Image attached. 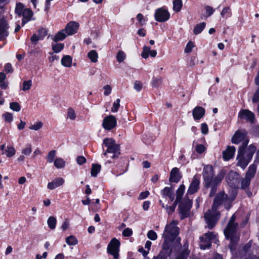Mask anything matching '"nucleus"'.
<instances>
[{"label": "nucleus", "instance_id": "obj_22", "mask_svg": "<svg viewBox=\"0 0 259 259\" xmlns=\"http://www.w3.org/2000/svg\"><path fill=\"white\" fill-rule=\"evenodd\" d=\"M64 183V180L62 178H57L48 184L47 188L50 190H53L58 187L62 185Z\"/></svg>", "mask_w": 259, "mask_h": 259}, {"label": "nucleus", "instance_id": "obj_42", "mask_svg": "<svg viewBox=\"0 0 259 259\" xmlns=\"http://www.w3.org/2000/svg\"><path fill=\"white\" fill-rule=\"evenodd\" d=\"M66 242L69 245H75L77 244L78 241L75 237L71 235L66 239Z\"/></svg>", "mask_w": 259, "mask_h": 259}, {"label": "nucleus", "instance_id": "obj_31", "mask_svg": "<svg viewBox=\"0 0 259 259\" xmlns=\"http://www.w3.org/2000/svg\"><path fill=\"white\" fill-rule=\"evenodd\" d=\"M16 153V150L14 147L12 146H7L5 151L2 152V154H6L8 157H11L13 156Z\"/></svg>", "mask_w": 259, "mask_h": 259}, {"label": "nucleus", "instance_id": "obj_13", "mask_svg": "<svg viewBox=\"0 0 259 259\" xmlns=\"http://www.w3.org/2000/svg\"><path fill=\"white\" fill-rule=\"evenodd\" d=\"M117 124L116 119L113 115H108L106 116L102 123V126L106 130H111L114 128Z\"/></svg>", "mask_w": 259, "mask_h": 259}, {"label": "nucleus", "instance_id": "obj_6", "mask_svg": "<svg viewBox=\"0 0 259 259\" xmlns=\"http://www.w3.org/2000/svg\"><path fill=\"white\" fill-rule=\"evenodd\" d=\"M200 247L203 249L209 248L212 242L217 244L219 242L217 235L213 232L206 233L200 237Z\"/></svg>", "mask_w": 259, "mask_h": 259}, {"label": "nucleus", "instance_id": "obj_14", "mask_svg": "<svg viewBox=\"0 0 259 259\" xmlns=\"http://www.w3.org/2000/svg\"><path fill=\"white\" fill-rule=\"evenodd\" d=\"M170 16L168 12L162 8H159L156 10L155 13V19L156 21L162 22L167 21Z\"/></svg>", "mask_w": 259, "mask_h": 259}, {"label": "nucleus", "instance_id": "obj_8", "mask_svg": "<svg viewBox=\"0 0 259 259\" xmlns=\"http://www.w3.org/2000/svg\"><path fill=\"white\" fill-rule=\"evenodd\" d=\"M214 175L213 168L211 165L204 166L202 177L204 179L205 187L208 188L211 186V180Z\"/></svg>", "mask_w": 259, "mask_h": 259}, {"label": "nucleus", "instance_id": "obj_9", "mask_svg": "<svg viewBox=\"0 0 259 259\" xmlns=\"http://www.w3.org/2000/svg\"><path fill=\"white\" fill-rule=\"evenodd\" d=\"M120 245L119 241L115 238L112 239L108 245L107 252L113 256L114 259H118Z\"/></svg>", "mask_w": 259, "mask_h": 259}, {"label": "nucleus", "instance_id": "obj_23", "mask_svg": "<svg viewBox=\"0 0 259 259\" xmlns=\"http://www.w3.org/2000/svg\"><path fill=\"white\" fill-rule=\"evenodd\" d=\"M235 151L236 149L234 146H228L227 149L223 153L224 160H229L233 158Z\"/></svg>", "mask_w": 259, "mask_h": 259}, {"label": "nucleus", "instance_id": "obj_3", "mask_svg": "<svg viewBox=\"0 0 259 259\" xmlns=\"http://www.w3.org/2000/svg\"><path fill=\"white\" fill-rule=\"evenodd\" d=\"M256 150V147L253 144H251L247 147V146H239L238 150L236 165L244 169L250 162Z\"/></svg>", "mask_w": 259, "mask_h": 259}, {"label": "nucleus", "instance_id": "obj_62", "mask_svg": "<svg viewBox=\"0 0 259 259\" xmlns=\"http://www.w3.org/2000/svg\"><path fill=\"white\" fill-rule=\"evenodd\" d=\"M137 19L138 21L139 26H143L144 24L145 21L144 20V16L142 14H138L137 16Z\"/></svg>", "mask_w": 259, "mask_h": 259}, {"label": "nucleus", "instance_id": "obj_57", "mask_svg": "<svg viewBox=\"0 0 259 259\" xmlns=\"http://www.w3.org/2000/svg\"><path fill=\"white\" fill-rule=\"evenodd\" d=\"M5 120L8 122H11L13 120V114L11 113L6 112L3 115Z\"/></svg>", "mask_w": 259, "mask_h": 259}, {"label": "nucleus", "instance_id": "obj_4", "mask_svg": "<svg viewBox=\"0 0 259 259\" xmlns=\"http://www.w3.org/2000/svg\"><path fill=\"white\" fill-rule=\"evenodd\" d=\"M235 220V216L233 215L224 230L226 238L230 239L231 243L229 246L232 252L235 250L236 245L239 240V234L237 233L238 224L234 222Z\"/></svg>", "mask_w": 259, "mask_h": 259}, {"label": "nucleus", "instance_id": "obj_28", "mask_svg": "<svg viewBox=\"0 0 259 259\" xmlns=\"http://www.w3.org/2000/svg\"><path fill=\"white\" fill-rule=\"evenodd\" d=\"M67 35H68L66 33L65 30L62 29L56 34V35L53 38V40L55 42L61 41L64 39L66 37Z\"/></svg>", "mask_w": 259, "mask_h": 259}, {"label": "nucleus", "instance_id": "obj_15", "mask_svg": "<svg viewBox=\"0 0 259 259\" xmlns=\"http://www.w3.org/2000/svg\"><path fill=\"white\" fill-rule=\"evenodd\" d=\"M161 194L162 196V200H168V204L171 203L175 198V194L174 189L170 187H165L161 191Z\"/></svg>", "mask_w": 259, "mask_h": 259}, {"label": "nucleus", "instance_id": "obj_45", "mask_svg": "<svg viewBox=\"0 0 259 259\" xmlns=\"http://www.w3.org/2000/svg\"><path fill=\"white\" fill-rule=\"evenodd\" d=\"M24 9L23 5L22 3H19L16 4L15 12L20 16L22 14L23 11Z\"/></svg>", "mask_w": 259, "mask_h": 259}, {"label": "nucleus", "instance_id": "obj_34", "mask_svg": "<svg viewBox=\"0 0 259 259\" xmlns=\"http://www.w3.org/2000/svg\"><path fill=\"white\" fill-rule=\"evenodd\" d=\"M88 57L93 63H96L98 61V54L95 50H92L88 53Z\"/></svg>", "mask_w": 259, "mask_h": 259}, {"label": "nucleus", "instance_id": "obj_60", "mask_svg": "<svg viewBox=\"0 0 259 259\" xmlns=\"http://www.w3.org/2000/svg\"><path fill=\"white\" fill-rule=\"evenodd\" d=\"M206 150V148L202 144H198L195 147V150L198 153L201 154L204 152Z\"/></svg>", "mask_w": 259, "mask_h": 259}, {"label": "nucleus", "instance_id": "obj_1", "mask_svg": "<svg viewBox=\"0 0 259 259\" xmlns=\"http://www.w3.org/2000/svg\"><path fill=\"white\" fill-rule=\"evenodd\" d=\"M235 196L229 197L224 192H221L215 197L211 209L209 210L204 215L207 227L211 229L215 225L218 220L219 212L217 211L219 206L224 204L227 209L230 208L231 203L235 199Z\"/></svg>", "mask_w": 259, "mask_h": 259}, {"label": "nucleus", "instance_id": "obj_25", "mask_svg": "<svg viewBox=\"0 0 259 259\" xmlns=\"http://www.w3.org/2000/svg\"><path fill=\"white\" fill-rule=\"evenodd\" d=\"M156 55L157 52L155 50H151L150 47L144 46L141 56L143 58L147 59L149 56L152 57H155Z\"/></svg>", "mask_w": 259, "mask_h": 259}, {"label": "nucleus", "instance_id": "obj_30", "mask_svg": "<svg viewBox=\"0 0 259 259\" xmlns=\"http://www.w3.org/2000/svg\"><path fill=\"white\" fill-rule=\"evenodd\" d=\"M256 165L254 164H251L249 166L248 171L246 174V177L251 179L254 177V175L256 172Z\"/></svg>", "mask_w": 259, "mask_h": 259}, {"label": "nucleus", "instance_id": "obj_51", "mask_svg": "<svg viewBox=\"0 0 259 259\" xmlns=\"http://www.w3.org/2000/svg\"><path fill=\"white\" fill-rule=\"evenodd\" d=\"M120 99H117L113 104V106L111 108V111L112 112H117L120 107Z\"/></svg>", "mask_w": 259, "mask_h": 259}, {"label": "nucleus", "instance_id": "obj_46", "mask_svg": "<svg viewBox=\"0 0 259 259\" xmlns=\"http://www.w3.org/2000/svg\"><path fill=\"white\" fill-rule=\"evenodd\" d=\"M64 48L63 44L58 43L52 45V49L55 53L60 52Z\"/></svg>", "mask_w": 259, "mask_h": 259}, {"label": "nucleus", "instance_id": "obj_36", "mask_svg": "<svg viewBox=\"0 0 259 259\" xmlns=\"http://www.w3.org/2000/svg\"><path fill=\"white\" fill-rule=\"evenodd\" d=\"M101 166L98 164H93L91 168V175L93 177H96L101 170Z\"/></svg>", "mask_w": 259, "mask_h": 259}, {"label": "nucleus", "instance_id": "obj_40", "mask_svg": "<svg viewBox=\"0 0 259 259\" xmlns=\"http://www.w3.org/2000/svg\"><path fill=\"white\" fill-rule=\"evenodd\" d=\"M206 25L205 23L202 22L199 24H197L194 28L193 32L194 34H198L201 32L204 29Z\"/></svg>", "mask_w": 259, "mask_h": 259}, {"label": "nucleus", "instance_id": "obj_43", "mask_svg": "<svg viewBox=\"0 0 259 259\" xmlns=\"http://www.w3.org/2000/svg\"><path fill=\"white\" fill-rule=\"evenodd\" d=\"M182 7V2L181 0H175L173 2V9L175 11L179 12Z\"/></svg>", "mask_w": 259, "mask_h": 259}, {"label": "nucleus", "instance_id": "obj_32", "mask_svg": "<svg viewBox=\"0 0 259 259\" xmlns=\"http://www.w3.org/2000/svg\"><path fill=\"white\" fill-rule=\"evenodd\" d=\"M185 187L184 185H181L179 189L177 191V197L175 200L176 202L178 203L179 202L185 192Z\"/></svg>", "mask_w": 259, "mask_h": 259}, {"label": "nucleus", "instance_id": "obj_18", "mask_svg": "<svg viewBox=\"0 0 259 259\" xmlns=\"http://www.w3.org/2000/svg\"><path fill=\"white\" fill-rule=\"evenodd\" d=\"M78 27V23L75 21H71L66 25L64 30L68 35H71L76 33Z\"/></svg>", "mask_w": 259, "mask_h": 259}, {"label": "nucleus", "instance_id": "obj_17", "mask_svg": "<svg viewBox=\"0 0 259 259\" xmlns=\"http://www.w3.org/2000/svg\"><path fill=\"white\" fill-rule=\"evenodd\" d=\"M171 250L172 248H170L168 246L162 244L161 250L158 254L154 255L152 259H167L168 256L171 253Z\"/></svg>", "mask_w": 259, "mask_h": 259}, {"label": "nucleus", "instance_id": "obj_16", "mask_svg": "<svg viewBox=\"0 0 259 259\" xmlns=\"http://www.w3.org/2000/svg\"><path fill=\"white\" fill-rule=\"evenodd\" d=\"M238 117L241 119L245 120L251 123L253 122L254 119V114L253 113L247 109L241 110L239 112Z\"/></svg>", "mask_w": 259, "mask_h": 259}, {"label": "nucleus", "instance_id": "obj_50", "mask_svg": "<svg viewBox=\"0 0 259 259\" xmlns=\"http://www.w3.org/2000/svg\"><path fill=\"white\" fill-rule=\"evenodd\" d=\"M76 117L74 110L72 108H69L67 111V117L71 120H74Z\"/></svg>", "mask_w": 259, "mask_h": 259}, {"label": "nucleus", "instance_id": "obj_35", "mask_svg": "<svg viewBox=\"0 0 259 259\" xmlns=\"http://www.w3.org/2000/svg\"><path fill=\"white\" fill-rule=\"evenodd\" d=\"M188 247V244L187 242L184 243V247L185 248V249L182 251L181 254L177 258V259H187V256L190 253V251L187 249Z\"/></svg>", "mask_w": 259, "mask_h": 259}, {"label": "nucleus", "instance_id": "obj_33", "mask_svg": "<svg viewBox=\"0 0 259 259\" xmlns=\"http://www.w3.org/2000/svg\"><path fill=\"white\" fill-rule=\"evenodd\" d=\"M61 63L65 67H70L72 63V58L69 55L64 56L61 59Z\"/></svg>", "mask_w": 259, "mask_h": 259}, {"label": "nucleus", "instance_id": "obj_12", "mask_svg": "<svg viewBox=\"0 0 259 259\" xmlns=\"http://www.w3.org/2000/svg\"><path fill=\"white\" fill-rule=\"evenodd\" d=\"M200 179V176L199 175H195L193 177L186 197H187L188 194L192 195L198 191L199 189Z\"/></svg>", "mask_w": 259, "mask_h": 259}, {"label": "nucleus", "instance_id": "obj_27", "mask_svg": "<svg viewBox=\"0 0 259 259\" xmlns=\"http://www.w3.org/2000/svg\"><path fill=\"white\" fill-rule=\"evenodd\" d=\"M251 246V244L250 242H249L248 243L246 244L244 246L242 250H240L238 253H236V257L242 258L247 253L249 249L250 248Z\"/></svg>", "mask_w": 259, "mask_h": 259}, {"label": "nucleus", "instance_id": "obj_5", "mask_svg": "<svg viewBox=\"0 0 259 259\" xmlns=\"http://www.w3.org/2000/svg\"><path fill=\"white\" fill-rule=\"evenodd\" d=\"M103 144L107 147V150L103 155L107 158H115L120 154L119 146L115 143V141L111 138H106L103 141Z\"/></svg>", "mask_w": 259, "mask_h": 259}, {"label": "nucleus", "instance_id": "obj_37", "mask_svg": "<svg viewBox=\"0 0 259 259\" xmlns=\"http://www.w3.org/2000/svg\"><path fill=\"white\" fill-rule=\"evenodd\" d=\"M56 155V151L55 150H52L50 151L48 155L46 156V159L47 162L49 163H52L53 161L54 162L55 160V157Z\"/></svg>", "mask_w": 259, "mask_h": 259}, {"label": "nucleus", "instance_id": "obj_19", "mask_svg": "<svg viewBox=\"0 0 259 259\" xmlns=\"http://www.w3.org/2000/svg\"><path fill=\"white\" fill-rule=\"evenodd\" d=\"M8 28L6 20L4 18L0 19V39L6 37L8 35Z\"/></svg>", "mask_w": 259, "mask_h": 259}, {"label": "nucleus", "instance_id": "obj_54", "mask_svg": "<svg viewBox=\"0 0 259 259\" xmlns=\"http://www.w3.org/2000/svg\"><path fill=\"white\" fill-rule=\"evenodd\" d=\"M31 86H32L31 80H29L24 81L23 83L22 90L24 91L29 90L30 89Z\"/></svg>", "mask_w": 259, "mask_h": 259}, {"label": "nucleus", "instance_id": "obj_2", "mask_svg": "<svg viewBox=\"0 0 259 259\" xmlns=\"http://www.w3.org/2000/svg\"><path fill=\"white\" fill-rule=\"evenodd\" d=\"M178 224V221H172L166 225L162 235L164 238L163 245L172 248L180 244L181 238L178 237L179 228L177 226Z\"/></svg>", "mask_w": 259, "mask_h": 259}, {"label": "nucleus", "instance_id": "obj_20", "mask_svg": "<svg viewBox=\"0 0 259 259\" xmlns=\"http://www.w3.org/2000/svg\"><path fill=\"white\" fill-rule=\"evenodd\" d=\"M181 178L182 174L180 172L179 169L177 167L173 168L170 172L169 181L178 183L180 181Z\"/></svg>", "mask_w": 259, "mask_h": 259}, {"label": "nucleus", "instance_id": "obj_47", "mask_svg": "<svg viewBox=\"0 0 259 259\" xmlns=\"http://www.w3.org/2000/svg\"><path fill=\"white\" fill-rule=\"evenodd\" d=\"M162 82V78H153L152 81V85L154 88L159 87Z\"/></svg>", "mask_w": 259, "mask_h": 259}, {"label": "nucleus", "instance_id": "obj_11", "mask_svg": "<svg viewBox=\"0 0 259 259\" xmlns=\"http://www.w3.org/2000/svg\"><path fill=\"white\" fill-rule=\"evenodd\" d=\"M240 176L236 171L231 170L227 175L226 181L227 183L232 188H236L239 186Z\"/></svg>", "mask_w": 259, "mask_h": 259}, {"label": "nucleus", "instance_id": "obj_52", "mask_svg": "<svg viewBox=\"0 0 259 259\" xmlns=\"http://www.w3.org/2000/svg\"><path fill=\"white\" fill-rule=\"evenodd\" d=\"M10 108L15 111H19L21 109V106L18 102H12L10 104Z\"/></svg>", "mask_w": 259, "mask_h": 259}, {"label": "nucleus", "instance_id": "obj_38", "mask_svg": "<svg viewBox=\"0 0 259 259\" xmlns=\"http://www.w3.org/2000/svg\"><path fill=\"white\" fill-rule=\"evenodd\" d=\"M65 162L61 158H56L54 164V166L57 168H62L64 167Z\"/></svg>", "mask_w": 259, "mask_h": 259}, {"label": "nucleus", "instance_id": "obj_26", "mask_svg": "<svg viewBox=\"0 0 259 259\" xmlns=\"http://www.w3.org/2000/svg\"><path fill=\"white\" fill-rule=\"evenodd\" d=\"M21 15L23 16L22 23V25H24L27 22L30 20L31 17L33 16V12L30 9L26 8L24 10Z\"/></svg>", "mask_w": 259, "mask_h": 259}, {"label": "nucleus", "instance_id": "obj_59", "mask_svg": "<svg viewBox=\"0 0 259 259\" xmlns=\"http://www.w3.org/2000/svg\"><path fill=\"white\" fill-rule=\"evenodd\" d=\"M143 87V83L140 81L136 80L134 82V88L138 92H140Z\"/></svg>", "mask_w": 259, "mask_h": 259}, {"label": "nucleus", "instance_id": "obj_64", "mask_svg": "<svg viewBox=\"0 0 259 259\" xmlns=\"http://www.w3.org/2000/svg\"><path fill=\"white\" fill-rule=\"evenodd\" d=\"M103 89L104 90V94L105 96H108L110 94L111 92V87L109 85H106L103 87Z\"/></svg>", "mask_w": 259, "mask_h": 259}, {"label": "nucleus", "instance_id": "obj_63", "mask_svg": "<svg viewBox=\"0 0 259 259\" xmlns=\"http://www.w3.org/2000/svg\"><path fill=\"white\" fill-rule=\"evenodd\" d=\"M133 234V231L131 229L127 228L122 232V235L125 237L131 236Z\"/></svg>", "mask_w": 259, "mask_h": 259}, {"label": "nucleus", "instance_id": "obj_61", "mask_svg": "<svg viewBox=\"0 0 259 259\" xmlns=\"http://www.w3.org/2000/svg\"><path fill=\"white\" fill-rule=\"evenodd\" d=\"M204 8L206 12L207 17L210 16L215 11V10L212 7L209 6H205Z\"/></svg>", "mask_w": 259, "mask_h": 259}, {"label": "nucleus", "instance_id": "obj_49", "mask_svg": "<svg viewBox=\"0 0 259 259\" xmlns=\"http://www.w3.org/2000/svg\"><path fill=\"white\" fill-rule=\"evenodd\" d=\"M126 55L122 51H119L116 55V59L118 62L121 63L125 59Z\"/></svg>", "mask_w": 259, "mask_h": 259}, {"label": "nucleus", "instance_id": "obj_21", "mask_svg": "<svg viewBox=\"0 0 259 259\" xmlns=\"http://www.w3.org/2000/svg\"><path fill=\"white\" fill-rule=\"evenodd\" d=\"M205 109L202 107L197 106L193 110V116L195 120H198L205 114Z\"/></svg>", "mask_w": 259, "mask_h": 259}, {"label": "nucleus", "instance_id": "obj_53", "mask_svg": "<svg viewBox=\"0 0 259 259\" xmlns=\"http://www.w3.org/2000/svg\"><path fill=\"white\" fill-rule=\"evenodd\" d=\"M250 180L251 179L245 177L242 181L241 188L243 189L247 188L250 185Z\"/></svg>", "mask_w": 259, "mask_h": 259}, {"label": "nucleus", "instance_id": "obj_55", "mask_svg": "<svg viewBox=\"0 0 259 259\" xmlns=\"http://www.w3.org/2000/svg\"><path fill=\"white\" fill-rule=\"evenodd\" d=\"M147 237L152 240H155L157 238L156 233L153 230H150L147 233Z\"/></svg>", "mask_w": 259, "mask_h": 259}, {"label": "nucleus", "instance_id": "obj_29", "mask_svg": "<svg viewBox=\"0 0 259 259\" xmlns=\"http://www.w3.org/2000/svg\"><path fill=\"white\" fill-rule=\"evenodd\" d=\"M159 203L162 207L165 208L166 209V211L169 214H171L175 211V208L178 203L175 201L171 206H168L167 204H164L162 200H160Z\"/></svg>", "mask_w": 259, "mask_h": 259}, {"label": "nucleus", "instance_id": "obj_58", "mask_svg": "<svg viewBox=\"0 0 259 259\" xmlns=\"http://www.w3.org/2000/svg\"><path fill=\"white\" fill-rule=\"evenodd\" d=\"M194 47V45L193 42L190 41L188 42L185 49V52L186 53H189L191 52L192 50V49Z\"/></svg>", "mask_w": 259, "mask_h": 259}, {"label": "nucleus", "instance_id": "obj_56", "mask_svg": "<svg viewBox=\"0 0 259 259\" xmlns=\"http://www.w3.org/2000/svg\"><path fill=\"white\" fill-rule=\"evenodd\" d=\"M48 31L45 28H41L38 31V35L40 38V39L42 40L47 35Z\"/></svg>", "mask_w": 259, "mask_h": 259}, {"label": "nucleus", "instance_id": "obj_24", "mask_svg": "<svg viewBox=\"0 0 259 259\" xmlns=\"http://www.w3.org/2000/svg\"><path fill=\"white\" fill-rule=\"evenodd\" d=\"M226 174V171L224 169H221L217 176L211 180V186L212 185H218L220 184Z\"/></svg>", "mask_w": 259, "mask_h": 259}, {"label": "nucleus", "instance_id": "obj_44", "mask_svg": "<svg viewBox=\"0 0 259 259\" xmlns=\"http://www.w3.org/2000/svg\"><path fill=\"white\" fill-rule=\"evenodd\" d=\"M221 15L223 17H229L232 15L231 10L229 7H225L222 12Z\"/></svg>", "mask_w": 259, "mask_h": 259}, {"label": "nucleus", "instance_id": "obj_39", "mask_svg": "<svg viewBox=\"0 0 259 259\" xmlns=\"http://www.w3.org/2000/svg\"><path fill=\"white\" fill-rule=\"evenodd\" d=\"M56 223L57 220L54 217H50L47 221L49 227L52 230L56 228Z\"/></svg>", "mask_w": 259, "mask_h": 259}, {"label": "nucleus", "instance_id": "obj_48", "mask_svg": "<svg viewBox=\"0 0 259 259\" xmlns=\"http://www.w3.org/2000/svg\"><path fill=\"white\" fill-rule=\"evenodd\" d=\"M43 126V123L41 121H37L34 124L30 125L29 128L34 131H38Z\"/></svg>", "mask_w": 259, "mask_h": 259}, {"label": "nucleus", "instance_id": "obj_41", "mask_svg": "<svg viewBox=\"0 0 259 259\" xmlns=\"http://www.w3.org/2000/svg\"><path fill=\"white\" fill-rule=\"evenodd\" d=\"M32 152V145L30 144H26L22 149V153L26 156H29Z\"/></svg>", "mask_w": 259, "mask_h": 259}, {"label": "nucleus", "instance_id": "obj_7", "mask_svg": "<svg viewBox=\"0 0 259 259\" xmlns=\"http://www.w3.org/2000/svg\"><path fill=\"white\" fill-rule=\"evenodd\" d=\"M233 143L238 144L242 142L240 146H246L248 144L249 140L245 131H237L232 138Z\"/></svg>", "mask_w": 259, "mask_h": 259}, {"label": "nucleus", "instance_id": "obj_10", "mask_svg": "<svg viewBox=\"0 0 259 259\" xmlns=\"http://www.w3.org/2000/svg\"><path fill=\"white\" fill-rule=\"evenodd\" d=\"M192 200L188 198H185L179 205V212L181 219H184L189 214V211L192 206Z\"/></svg>", "mask_w": 259, "mask_h": 259}]
</instances>
